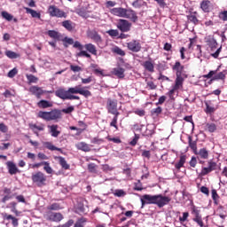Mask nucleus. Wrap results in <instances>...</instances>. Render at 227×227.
<instances>
[{
  "label": "nucleus",
  "instance_id": "obj_63",
  "mask_svg": "<svg viewBox=\"0 0 227 227\" xmlns=\"http://www.w3.org/2000/svg\"><path fill=\"white\" fill-rule=\"evenodd\" d=\"M147 88H149V90H157V85L155 84V82H153L152 81H148Z\"/></svg>",
  "mask_w": 227,
  "mask_h": 227
},
{
  "label": "nucleus",
  "instance_id": "obj_43",
  "mask_svg": "<svg viewBox=\"0 0 227 227\" xmlns=\"http://www.w3.org/2000/svg\"><path fill=\"white\" fill-rule=\"evenodd\" d=\"M3 19H5V20H8V22L13 20V15L10 14V12L4 11L1 13Z\"/></svg>",
  "mask_w": 227,
  "mask_h": 227
},
{
  "label": "nucleus",
  "instance_id": "obj_28",
  "mask_svg": "<svg viewBox=\"0 0 227 227\" xmlns=\"http://www.w3.org/2000/svg\"><path fill=\"white\" fill-rule=\"evenodd\" d=\"M24 10H26V13L30 14L33 19H42V14L40 12L28 7H24Z\"/></svg>",
  "mask_w": 227,
  "mask_h": 227
},
{
  "label": "nucleus",
  "instance_id": "obj_33",
  "mask_svg": "<svg viewBox=\"0 0 227 227\" xmlns=\"http://www.w3.org/2000/svg\"><path fill=\"white\" fill-rule=\"evenodd\" d=\"M206 43L212 51H214V49H217V41L214 37L207 38Z\"/></svg>",
  "mask_w": 227,
  "mask_h": 227
},
{
  "label": "nucleus",
  "instance_id": "obj_50",
  "mask_svg": "<svg viewBox=\"0 0 227 227\" xmlns=\"http://www.w3.org/2000/svg\"><path fill=\"white\" fill-rule=\"evenodd\" d=\"M76 56H77L78 58H89V59H91V55H90V53H88V51H82V50H81V51L78 52V53L76 54Z\"/></svg>",
  "mask_w": 227,
  "mask_h": 227
},
{
  "label": "nucleus",
  "instance_id": "obj_2",
  "mask_svg": "<svg viewBox=\"0 0 227 227\" xmlns=\"http://www.w3.org/2000/svg\"><path fill=\"white\" fill-rule=\"evenodd\" d=\"M75 111V107L73 106H68L67 108H63L62 110L53 109L51 112L39 111L37 114V118L45 120V121H52L55 120H59L61 118V113L65 114H70Z\"/></svg>",
  "mask_w": 227,
  "mask_h": 227
},
{
  "label": "nucleus",
  "instance_id": "obj_18",
  "mask_svg": "<svg viewBox=\"0 0 227 227\" xmlns=\"http://www.w3.org/2000/svg\"><path fill=\"white\" fill-rule=\"evenodd\" d=\"M187 156L185 154L180 156L179 160L174 164L176 173H180V169L184 168V165L185 164Z\"/></svg>",
  "mask_w": 227,
  "mask_h": 227
},
{
  "label": "nucleus",
  "instance_id": "obj_10",
  "mask_svg": "<svg viewBox=\"0 0 227 227\" xmlns=\"http://www.w3.org/2000/svg\"><path fill=\"white\" fill-rule=\"evenodd\" d=\"M117 28L120 29L121 33H129L132 28V23L127 20L120 19L117 21Z\"/></svg>",
  "mask_w": 227,
  "mask_h": 227
},
{
  "label": "nucleus",
  "instance_id": "obj_56",
  "mask_svg": "<svg viewBox=\"0 0 227 227\" xmlns=\"http://www.w3.org/2000/svg\"><path fill=\"white\" fill-rule=\"evenodd\" d=\"M218 17L221 20H223V22H227V11L219 12Z\"/></svg>",
  "mask_w": 227,
  "mask_h": 227
},
{
  "label": "nucleus",
  "instance_id": "obj_34",
  "mask_svg": "<svg viewBox=\"0 0 227 227\" xmlns=\"http://www.w3.org/2000/svg\"><path fill=\"white\" fill-rule=\"evenodd\" d=\"M62 26L63 27H65V29H67V31H74V27H75L74 26V22H72L71 20H64L62 22Z\"/></svg>",
  "mask_w": 227,
  "mask_h": 227
},
{
  "label": "nucleus",
  "instance_id": "obj_3",
  "mask_svg": "<svg viewBox=\"0 0 227 227\" xmlns=\"http://www.w3.org/2000/svg\"><path fill=\"white\" fill-rule=\"evenodd\" d=\"M68 93H72V95H82V97H85V98H88V97H91V91L85 90L82 87V85L69 88L68 90H65L64 89H59L55 91L56 97L61 98L62 100H67Z\"/></svg>",
  "mask_w": 227,
  "mask_h": 227
},
{
  "label": "nucleus",
  "instance_id": "obj_5",
  "mask_svg": "<svg viewBox=\"0 0 227 227\" xmlns=\"http://www.w3.org/2000/svg\"><path fill=\"white\" fill-rule=\"evenodd\" d=\"M31 179L33 184L37 187H43L47 185V176L42 171H37L32 174Z\"/></svg>",
  "mask_w": 227,
  "mask_h": 227
},
{
  "label": "nucleus",
  "instance_id": "obj_22",
  "mask_svg": "<svg viewBox=\"0 0 227 227\" xmlns=\"http://www.w3.org/2000/svg\"><path fill=\"white\" fill-rule=\"evenodd\" d=\"M113 75H115L119 79H123L125 77V68L115 67L112 71Z\"/></svg>",
  "mask_w": 227,
  "mask_h": 227
},
{
  "label": "nucleus",
  "instance_id": "obj_42",
  "mask_svg": "<svg viewBox=\"0 0 227 227\" xmlns=\"http://www.w3.org/2000/svg\"><path fill=\"white\" fill-rule=\"evenodd\" d=\"M211 194L215 205H219V194H217V191L215 189L212 190Z\"/></svg>",
  "mask_w": 227,
  "mask_h": 227
},
{
  "label": "nucleus",
  "instance_id": "obj_62",
  "mask_svg": "<svg viewBox=\"0 0 227 227\" xmlns=\"http://www.w3.org/2000/svg\"><path fill=\"white\" fill-rule=\"evenodd\" d=\"M125 191L123 190H115L114 191V196H117V198H121L123 196H125Z\"/></svg>",
  "mask_w": 227,
  "mask_h": 227
},
{
  "label": "nucleus",
  "instance_id": "obj_21",
  "mask_svg": "<svg viewBox=\"0 0 227 227\" xmlns=\"http://www.w3.org/2000/svg\"><path fill=\"white\" fill-rule=\"evenodd\" d=\"M75 148L85 153L91 152V147H90V145H88L86 142H79L75 144Z\"/></svg>",
  "mask_w": 227,
  "mask_h": 227
},
{
  "label": "nucleus",
  "instance_id": "obj_23",
  "mask_svg": "<svg viewBox=\"0 0 227 227\" xmlns=\"http://www.w3.org/2000/svg\"><path fill=\"white\" fill-rule=\"evenodd\" d=\"M48 129H50V134H51L52 137H58L59 134H61V131L58 130V129H59L58 124L49 125Z\"/></svg>",
  "mask_w": 227,
  "mask_h": 227
},
{
  "label": "nucleus",
  "instance_id": "obj_59",
  "mask_svg": "<svg viewBox=\"0 0 227 227\" xmlns=\"http://www.w3.org/2000/svg\"><path fill=\"white\" fill-rule=\"evenodd\" d=\"M134 191H143V184H141L140 180L135 183Z\"/></svg>",
  "mask_w": 227,
  "mask_h": 227
},
{
  "label": "nucleus",
  "instance_id": "obj_48",
  "mask_svg": "<svg viewBox=\"0 0 227 227\" xmlns=\"http://www.w3.org/2000/svg\"><path fill=\"white\" fill-rule=\"evenodd\" d=\"M152 116H159V114H162V107L158 106L151 111Z\"/></svg>",
  "mask_w": 227,
  "mask_h": 227
},
{
  "label": "nucleus",
  "instance_id": "obj_58",
  "mask_svg": "<svg viewBox=\"0 0 227 227\" xmlns=\"http://www.w3.org/2000/svg\"><path fill=\"white\" fill-rule=\"evenodd\" d=\"M194 223H197V224H199L200 227H203L204 223H203V219L201 218V216H197L193 218Z\"/></svg>",
  "mask_w": 227,
  "mask_h": 227
},
{
  "label": "nucleus",
  "instance_id": "obj_15",
  "mask_svg": "<svg viewBox=\"0 0 227 227\" xmlns=\"http://www.w3.org/2000/svg\"><path fill=\"white\" fill-rule=\"evenodd\" d=\"M182 88H184V83L175 81L174 86L168 92V95L170 100H175V92L177 91V90H181Z\"/></svg>",
  "mask_w": 227,
  "mask_h": 227
},
{
  "label": "nucleus",
  "instance_id": "obj_37",
  "mask_svg": "<svg viewBox=\"0 0 227 227\" xmlns=\"http://www.w3.org/2000/svg\"><path fill=\"white\" fill-rule=\"evenodd\" d=\"M188 143L190 148L193 150L194 153L195 152H198V144L196 143V141H192V137H188Z\"/></svg>",
  "mask_w": 227,
  "mask_h": 227
},
{
  "label": "nucleus",
  "instance_id": "obj_13",
  "mask_svg": "<svg viewBox=\"0 0 227 227\" xmlns=\"http://www.w3.org/2000/svg\"><path fill=\"white\" fill-rule=\"evenodd\" d=\"M87 36L88 38H90V40H93V42H95V43H97L98 45L99 43H102V35L98 34V32H97V30H88L87 31Z\"/></svg>",
  "mask_w": 227,
  "mask_h": 227
},
{
  "label": "nucleus",
  "instance_id": "obj_60",
  "mask_svg": "<svg viewBox=\"0 0 227 227\" xmlns=\"http://www.w3.org/2000/svg\"><path fill=\"white\" fill-rule=\"evenodd\" d=\"M70 70H72V72H74V73L82 72V67L79 66L70 65Z\"/></svg>",
  "mask_w": 227,
  "mask_h": 227
},
{
  "label": "nucleus",
  "instance_id": "obj_30",
  "mask_svg": "<svg viewBox=\"0 0 227 227\" xmlns=\"http://www.w3.org/2000/svg\"><path fill=\"white\" fill-rule=\"evenodd\" d=\"M37 107L40 109H47L49 107H52V103L48 100L42 99L37 103Z\"/></svg>",
  "mask_w": 227,
  "mask_h": 227
},
{
  "label": "nucleus",
  "instance_id": "obj_44",
  "mask_svg": "<svg viewBox=\"0 0 227 227\" xmlns=\"http://www.w3.org/2000/svg\"><path fill=\"white\" fill-rule=\"evenodd\" d=\"M217 215L221 217V219H226V215H224V207L223 206H219L216 209Z\"/></svg>",
  "mask_w": 227,
  "mask_h": 227
},
{
  "label": "nucleus",
  "instance_id": "obj_7",
  "mask_svg": "<svg viewBox=\"0 0 227 227\" xmlns=\"http://www.w3.org/2000/svg\"><path fill=\"white\" fill-rule=\"evenodd\" d=\"M50 17H56L57 19H67V15L63 10L58 8L56 5H50L48 8Z\"/></svg>",
  "mask_w": 227,
  "mask_h": 227
},
{
  "label": "nucleus",
  "instance_id": "obj_47",
  "mask_svg": "<svg viewBox=\"0 0 227 227\" xmlns=\"http://www.w3.org/2000/svg\"><path fill=\"white\" fill-rule=\"evenodd\" d=\"M120 115L114 114V118L110 122V127H114L116 130H118V117Z\"/></svg>",
  "mask_w": 227,
  "mask_h": 227
},
{
  "label": "nucleus",
  "instance_id": "obj_26",
  "mask_svg": "<svg viewBox=\"0 0 227 227\" xmlns=\"http://www.w3.org/2000/svg\"><path fill=\"white\" fill-rule=\"evenodd\" d=\"M196 15H198V12H194L193 13L186 16L188 22L194 24V26H198L200 24V20H198V17Z\"/></svg>",
  "mask_w": 227,
  "mask_h": 227
},
{
  "label": "nucleus",
  "instance_id": "obj_4",
  "mask_svg": "<svg viewBox=\"0 0 227 227\" xmlns=\"http://www.w3.org/2000/svg\"><path fill=\"white\" fill-rule=\"evenodd\" d=\"M110 13L115 17L129 19L131 22H137L139 19L136 11L123 7H114L110 10Z\"/></svg>",
  "mask_w": 227,
  "mask_h": 227
},
{
  "label": "nucleus",
  "instance_id": "obj_31",
  "mask_svg": "<svg viewBox=\"0 0 227 227\" xmlns=\"http://www.w3.org/2000/svg\"><path fill=\"white\" fill-rule=\"evenodd\" d=\"M143 67L147 72H151V74L155 72V66H153L151 60L145 61Z\"/></svg>",
  "mask_w": 227,
  "mask_h": 227
},
{
  "label": "nucleus",
  "instance_id": "obj_54",
  "mask_svg": "<svg viewBox=\"0 0 227 227\" xmlns=\"http://www.w3.org/2000/svg\"><path fill=\"white\" fill-rule=\"evenodd\" d=\"M97 164L95 163H90L88 164V170L90 173H97Z\"/></svg>",
  "mask_w": 227,
  "mask_h": 227
},
{
  "label": "nucleus",
  "instance_id": "obj_29",
  "mask_svg": "<svg viewBox=\"0 0 227 227\" xmlns=\"http://www.w3.org/2000/svg\"><path fill=\"white\" fill-rule=\"evenodd\" d=\"M47 34L48 36H50V38H52L53 40H57L58 42L61 40V34L56 30H49Z\"/></svg>",
  "mask_w": 227,
  "mask_h": 227
},
{
  "label": "nucleus",
  "instance_id": "obj_35",
  "mask_svg": "<svg viewBox=\"0 0 227 227\" xmlns=\"http://www.w3.org/2000/svg\"><path fill=\"white\" fill-rule=\"evenodd\" d=\"M76 13L79 17H82L83 19H88V17H90L88 11L84 8L78 9Z\"/></svg>",
  "mask_w": 227,
  "mask_h": 227
},
{
  "label": "nucleus",
  "instance_id": "obj_55",
  "mask_svg": "<svg viewBox=\"0 0 227 227\" xmlns=\"http://www.w3.org/2000/svg\"><path fill=\"white\" fill-rule=\"evenodd\" d=\"M64 42V47H68V45H74V40L72 38L69 37H65L63 39Z\"/></svg>",
  "mask_w": 227,
  "mask_h": 227
},
{
  "label": "nucleus",
  "instance_id": "obj_51",
  "mask_svg": "<svg viewBox=\"0 0 227 227\" xmlns=\"http://www.w3.org/2000/svg\"><path fill=\"white\" fill-rule=\"evenodd\" d=\"M47 210H61V205L59 203H53L47 207Z\"/></svg>",
  "mask_w": 227,
  "mask_h": 227
},
{
  "label": "nucleus",
  "instance_id": "obj_24",
  "mask_svg": "<svg viewBox=\"0 0 227 227\" xmlns=\"http://www.w3.org/2000/svg\"><path fill=\"white\" fill-rule=\"evenodd\" d=\"M195 153L197 154L198 160H200V159H208V151L207 150V148H201L199 150V152H195Z\"/></svg>",
  "mask_w": 227,
  "mask_h": 227
},
{
  "label": "nucleus",
  "instance_id": "obj_39",
  "mask_svg": "<svg viewBox=\"0 0 227 227\" xmlns=\"http://www.w3.org/2000/svg\"><path fill=\"white\" fill-rule=\"evenodd\" d=\"M5 56L9 58L10 59H17V58H20V54H18L12 51H5Z\"/></svg>",
  "mask_w": 227,
  "mask_h": 227
},
{
  "label": "nucleus",
  "instance_id": "obj_38",
  "mask_svg": "<svg viewBox=\"0 0 227 227\" xmlns=\"http://www.w3.org/2000/svg\"><path fill=\"white\" fill-rule=\"evenodd\" d=\"M86 223H88V219H87V218H84V217L79 218V219L75 222L74 227H84V225L86 224Z\"/></svg>",
  "mask_w": 227,
  "mask_h": 227
},
{
  "label": "nucleus",
  "instance_id": "obj_41",
  "mask_svg": "<svg viewBox=\"0 0 227 227\" xmlns=\"http://www.w3.org/2000/svg\"><path fill=\"white\" fill-rule=\"evenodd\" d=\"M27 80L28 81V84H36L38 82V77L33 74H26Z\"/></svg>",
  "mask_w": 227,
  "mask_h": 227
},
{
  "label": "nucleus",
  "instance_id": "obj_52",
  "mask_svg": "<svg viewBox=\"0 0 227 227\" xmlns=\"http://www.w3.org/2000/svg\"><path fill=\"white\" fill-rule=\"evenodd\" d=\"M113 52H114L115 54H118V56H125V51L121 50V48L115 46L113 49Z\"/></svg>",
  "mask_w": 227,
  "mask_h": 227
},
{
  "label": "nucleus",
  "instance_id": "obj_12",
  "mask_svg": "<svg viewBox=\"0 0 227 227\" xmlns=\"http://www.w3.org/2000/svg\"><path fill=\"white\" fill-rule=\"evenodd\" d=\"M64 217L61 213H54L52 211H48L46 213V221H51V223H60L63 221Z\"/></svg>",
  "mask_w": 227,
  "mask_h": 227
},
{
  "label": "nucleus",
  "instance_id": "obj_9",
  "mask_svg": "<svg viewBox=\"0 0 227 227\" xmlns=\"http://www.w3.org/2000/svg\"><path fill=\"white\" fill-rule=\"evenodd\" d=\"M184 67L182 66V63L180 61H176L175 65L172 67V70L176 72V82H181L184 84V77L182 76V74H184Z\"/></svg>",
  "mask_w": 227,
  "mask_h": 227
},
{
  "label": "nucleus",
  "instance_id": "obj_8",
  "mask_svg": "<svg viewBox=\"0 0 227 227\" xmlns=\"http://www.w3.org/2000/svg\"><path fill=\"white\" fill-rule=\"evenodd\" d=\"M106 110L109 114L120 115V112H118V100L111 98H107Z\"/></svg>",
  "mask_w": 227,
  "mask_h": 227
},
{
  "label": "nucleus",
  "instance_id": "obj_61",
  "mask_svg": "<svg viewBox=\"0 0 227 227\" xmlns=\"http://www.w3.org/2000/svg\"><path fill=\"white\" fill-rule=\"evenodd\" d=\"M137 141H139V135L135 134L134 138L129 142V145L131 146H136V145H137Z\"/></svg>",
  "mask_w": 227,
  "mask_h": 227
},
{
  "label": "nucleus",
  "instance_id": "obj_49",
  "mask_svg": "<svg viewBox=\"0 0 227 227\" xmlns=\"http://www.w3.org/2000/svg\"><path fill=\"white\" fill-rule=\"evenodd\" d=\"M107 35H109V36H112V38H116V36H119L120 32L118 31V29H110L108 31H106Z\"/></svg>",
  "mask_w": 227,
  "mask_h": 227
},
{
  "label": "nucleus",
  "instance_id": "obj_11",
  "mask_svg": "<svg viewBox=\"0 0 227 227\" xmlns=\"http://www.w3.org/2000/svg\"><path fill=\"white\" fill-rule=\"evenodd\" d=\"M217 169V163L212 160L207 161V167H202V169L200 171L201 176H207L209 173H212V171H215Z\"/></svg>",
  "mask_w": 227,
  "mask_h": 227
},
{
  "label": "nucleus",
  "instance_id": "obj_45",
  "mask_svg": "<svg viewBox=\"0 0 227 227\" xmlns=\"http://www.w3.org/2000/svg\"><path fill=\"white\" fill-rule=\"evenodd\" d=\"M206 129L209 132L214 133V132H215V130H217V125H215V123H207L206 124Z\"/></svg>",
  "mask_w": 227,
  "mask_h": 227
},
{
  "label": "nucleus",
  "instance_id": "obj_25",
  "mask_svg": "<svg viewBox=\"0 0 227 227\" xmlns=\"http://www.w3.org/2000/svg\"><path fill=\"white\" fill-rule=\"evenodd\" d=\"M55 160H59V164L61 166L62 169H70V165L67 162V160H65L62 156H56Z\"/></svg>",
  "mask_w": 227,
  "mask_h": 227
},
{
  "label": "nucleus",
  "instance_id": "obj_1",
  "mask_svg": "<svg viewBox=\"0 0 227 227\" xmlns=\"http://www.w3.org/2000/svg\"><path fill=\"white\" fill-rule=\"evenodd\" d=\"M140 201L142 203L141 208H145V205H157L159 208H162V207H166V205L169 204L171 198L163 196L162 194H145L140 199Z\"/></svg>",
  "mask_w": 227,
  "mask_h": 227
},
{
  "label": "nucleus",
  "instance_id": "obj_16",
  "mask_svg": "<svg viewBox=\"0 0 227 227\" xmlns=\"http://www.w3.org/2000/svg\"><path fill=\"white\" fill-rule=\"evenodd\" d=\"M213 9L214 6L212 5V2H210L209 0H203L200 3V10H202L204 13H210Z\"/></svg>",
  "mask_w": 227,
  "mask_h": 227
},
{
  "label": "nucleus",
  "instance_id": "obj_14",
  "mask_svg": "<svg viewBox=\"0 0 227 227\" xmlns=\"http://www.w3.org/2000/svg\"><path fill=\"white\" fill-rule=\"evenodd\" d=\"M127 48L131 52H139L141 51V43L137 40H131L129 43H127Z\"/></svg>",
  "mask_w": 227,
  "mask_h": 227
},
{
  "label": "nucleus",
  "instance_id": "obj_32",
  "mask_svg": "<svg viewBox=\"0 0 227 227\" xmlns=\"http://www.w3.org/2000/svg\"><path fill=\"white\" fill-rule=\"evenodd\" d=\"M84 48L86 49V51H88V52H90L93 56H97V46H95V44L87 43L84 45Z\"/></svg>",
  "mask_w": 227,
  "mask_h": 227
},
{
  "label": "nucleus",
  "instance_id": "obj_27",
  "mask_svg": "<svg viewBox=\"0 0 227 227\" xmlns=\"http://www.w3.org/2000/svg\"><path fill=\"white\" fill-rule=\"evenodd\" d=\"M28 127L31 130H33L34 134H35L36 136H38V131L36 130H39V131L45 130V125L43 124H41L40 126H38L36 124L30 123Z\"/></svg>",
  "mask_w": 227,
  "mask_h": 227
},
{
  "label": "nucleus",
  "instance_id": "obj_6",
  "mask_svg": "<svg viewBox=\"0 0 227 227\" xmlns=\"http://www.w3.org/2000/svg\"><path fill=\"white\" fill-rule=\"evenodd\" d=\"M217 70L209 71L207 74H204V79H212V81H224L226 80L227 71L223 70L217 74ZM213 77V78H212Z\"/></svg>",
  "mask_w": 227,
  "mask_h": 227
},
{
  "label": "nucleus",
  "instance_id": "obj_57",
  "mask_svg": "<svg viewBox=\"0 0 227 227\" xmlns=\"http://www.w3.org/2000/svg\"><path fill=\"white\" fill-rule=\"evenodd\" d=\"M106 139L107 141H112L113 143H115V145H120V143H121V139H120L119 137H111L108 136Z\"/></svg>",
  "mask_w": 227,
  "mask_h": 227
},
{
  "label": "nucleus",
  "instance_id": "obj_36",
  "mask_svg": "<svg viewBox=\"0 0 227 227\" xmlns=\"http://www.w3.org/2000/svg\"><path fill=\"white\" fill-rule=\"evenodd\" d=\"M205 104H206V109H205L206 114H214L215 111H217V108H215V106H211L207 102H206Z\"/></svg>",
  "mask_w": 227,
  "mask_h": 227
},
{
  "label": "nucleus",
  "instance_id": "obj_17",
  "mask_svg": "<svg viewBox=\"0 0 227 227\" xmlns=\"http://www.w3.org/2000/svg\"><path fill=\"white\" fill-rule=\"evenodd\" d=\"M28 91L31 93V95H35V97H36V98H42V95H43V93H45V90H43L42 88L38 87V86H31L28 89Z\"/></svg>",
  "mask_w": 227,
  "mask_h": 227
},
{
  "label": "nucleus",
  "instance_id": "obj_19",
  "mask_svg": "<svg viewBox=\"0 0 227 227\" xmlns=\"http://www.w3.org/2000/svg\"><path fill=\"white\" fill-rule=\"evenodd\" d=\"M4 221H12V224L14 227L19 226V219L12 215H8L7 213H2L1 214Z\"/></svg>",
  "mask_w": 227,
  "mask_h": 227
},
{
  "label": "nucleus",
  "instance_id": "obj_53",
  "mask_svg": "<svg viewBox=\"0 0 227 227\" xmlns=\"http://www.w3.org/2000/svg\"><path fill=\"white\" fill-rule=\"evenodd\" d=\"M17 74H19V70L17 69V67H14L11 71H9V73L7 74V77H9L10 79H13V77H15Z\"/></svg>",
  "mask_w": 227,
  "mask_h": 227
},
{
  "label": "nucleus",
  "instance_id": "obj_40",
  "mask_svg": "<svg viewBox=\"0 0 227 227\" xmlns=\"http://www.w3.org/2000/svg\"><path fill=\"white\" fill-rule=\"evenodd\" d=\"M43 169L48 175H52L54 170L51 168V164L48 161H43Z\"/></svg>",
  "mask_w": 227,
  "mask_h": 227
},
{
  "label": "nucleus",
  "instance_id": "obj_64",
  "mask_svg": "<svg viewBox=\"0 0 227 227\" xmlns=\"http://www.w3.org/2000/svg\"><path fill=\"white\" fill-rule=\"evenodd\" d=\"M74 224V220L70 219L66 223L59 225L58 227H70Z\"/></svg>",
  "mask_w": 227,
  "mask_h": 227
},
{
  "label": "nucleus",
  "instance_id": "obj_20",
  "mask_svg": "<svg viewBox=\"0 0 227 227\" xmlns=\"http://www.w3.org/2000/svg\"><path fill=\"white\" fill-rule=\"evenodd\" d=\"M6 166L10 175H17L20 172L19 168H17V165L13 161H7Z\"/></svg>",
  "mask_w": 227,
  "mask_h": 227
},
{
  "label": "nucleus",
  "instance_id": "obj_46",
  "mask_svg": "<svg viewBox=\"0 0 227 227\" xmlns=\"http://www.w3.org/2000/svg\"><path fill=\"white\" fill-rule=\"evenodd\" d=\"M45 146L48 150H51V152H54L55 150L57 152H61V148L56 147L54 145H52L51 142H47L45 144Z\"/></svg>",
  "mask_w": 227,
  "mask_h": 227
}]
</instances>
